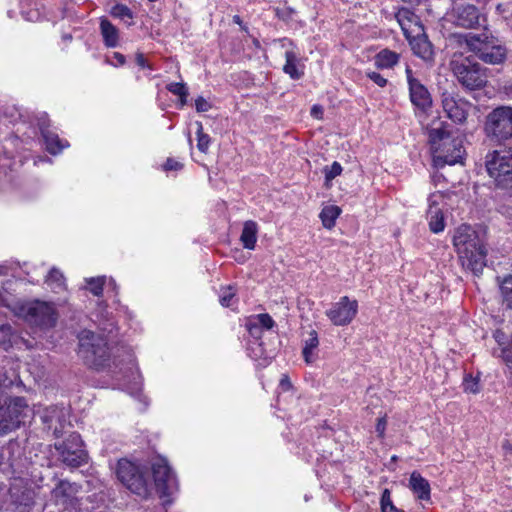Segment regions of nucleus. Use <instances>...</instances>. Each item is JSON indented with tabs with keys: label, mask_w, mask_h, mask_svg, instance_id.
I'll return each instance as SVG.
<instances>
[{
	"label": "nucleus",
	"mask_w": 512,
	"mask_h": 512,
	"mask_svg": "<svg viewBox=\"0 0 512 512\" xmlns=\"http://www.w3.org/2000/svg\"><path fill=\"white\" fill-rule=\"evenodd\" d=\"M130 374L133 377V379H136V372L132 370V368H129Z\"/></svg>",
	"instance_id": "052dcab7"
},
{
	"label": "nucleus",
	"mask_w": 512,
	"mask_h": 512,
	"mask_svg": "<svg viewBox=\"0 0 512 512\" xmlns=\"http://www.w3.org/2000/svg\"><path fill=\"white\" fill-rule=\"evenodd\" d=\"M105 281H106V278L104 276L92 277V278L86 279V283L88 285L89 291L95 296L102 295Z\"/></svg>",
	"instance_id": "473e14b6"
},
{
	"label": "nucleus",
	"mask_w": 512,
	"mask_h": 512,
	"mask_svg": "<svg viewBox=\"0 0 512 512\" xmlns=\"http://www.w3.org/2000/svg\"><path fill=\"white\" fill-rule=\"evenodd\" d=\"M0 305H6L5 298L1 292H0Z\"/></svg>",
	"instance_id": "13d9d810"
},
{
	"label": "nucleus",
	"mask_w": 512,
	"mask_h": 512,
	"mask_svg": "<svg viewBox=\"0 0 512 512\" xmlns=\"http://www.w3.org/2000/svg\"><path fill=\"white\" fill-rule=\"evenodd\" d=\"M358 312V302L343 296L326 311V316L336 326H345L352 322Z\"/></svg>",
	"instance_id": "ddd939ff"
},
{
	"label": "nucleus",
	"mask_w": 512,
	"mask_h": 512,
	"mask_svg": "<svg viewBox=\"0 0 512 512\" xmlns=\"http://www.w3.org/2000/svg\"><path fill=\"white\" fill-rule=\"evenodd\" d=\"M502 304L507 309H512V275L506 276L500 284Z\"/></svg>",
	"instance_id": "c756f323"
},
{
	"label": "nucleus",
	"mask_w": 512,
	"mask_h": 512,
	"mask_svg": "<svg viewBox=\"0 0 512 512\" xmlns=\"http://www.w3.org/2000/svg\"><path fill=\"white\" fill-rule=\"evenodd\" d=\"M450 22L466 29L474 28L479 24V11L473 4L453 1Z\"/></svg>",
	"instance_id": "2eb2a0df"
},
{
	"label": "nucleus",
	"mask_w": 512,
	"mask_h": 512,
	"mask_svg": "<svg viewBox=\"0 0 512 512\" xmlns=\"http://www.w3.org/2000/svg\"><path fill=\"white\" fill-rule=\"evenodd\" d=\"M448 131L446 123L443 121H435L429 129V144L432 155V166L435 170L432 174V181L435 185L445 181L443 174L438 171L443 169L448 163L447 150Z\"/></svg>",
	"instance_id": "39448f33"
},
{
	"label": "nucleus",
	"mask_w": 512,
	"mask_h": 512,
	"mask_svg": "<svg viewBox=\"0 0 512 512\" xmlns=\"http://www.w3.org/2000/svg\"><path fill=\"white\" fill-rule=\"evenodd\" d=\"M512 512V511H511Z\"/></svg>",
	"instance_id": "0e129e2a"
},
{
	"label": "nucleus",
	"mask_w": 512,
	"mask_h": 512,
	"mask_svg": "<svg viewBox=\"0 0 512 512\" xmlns=\"http://www.w3.org/2000/svg\"><path fill=\"white\" fill-rule=\"evenodd\" d=\"M116 474L121 483L134 494L142 498L150 495V486L145 474L132 462L126 459L120 460Z\"/></svg>",
	"instance_id": "1a4fd4ad"
},
{
	"label": "nucleus",
	"mask_w": 512,
	"mask_h": 512,
	"mask_svg": "<svg viewBox=\"0 0 512 512\" xmlns=\"http://www.w3.org/2000/svg\"><path fill=\"white\" fill-rule=\"evenodd\" d=\"M453 150L450 149V166L454 164H464V159L466 156V151L463 146L462 138H454L452 140Z\"/></svg>",
	"instance_id": "c85d7f7f"
},
{
	"label": "nucleus",
	"mask_w": 512,
	"mask_h": 512,
	"mask_svg": "<svg viewBox=\"0 0 512 512\" xmlns=\"http://www.w3.org/2000/svg\"><path fill=\"white\" fill-rule=\"evenodd\" d=\"M12 328L9 325L0 326V347L7 350L11 346Z\"/></svg>",
	"instance_id": "a19ab883"
},
{
	"label": "nucleus",
	"mask_w": 512,
	"mask_h": 512,
	"mask_svg": "<svg viewBox=\"0 0 512 512\" xmlns=\"http://www.w3.org/2000/svg\"><path fill=\"white\" fill-rule=\"evenodd\" d=\"M14 312L31 326L49 329L56 325L58 313L52 302L42 300L19 303Z\"/></svg>",
	"instance_id": "20e7f679"
},
{
	"label": "nucleus",
	"mask_w": 512,
	"mask_h": 512,
	"mask_svg": "<svg viewBox=\"0 0 512 512\" xmlns=\"http://www.w3.org/2000/svg\"><path fill=\"white\" fill-rule=\"evenodd\" d=\"M211 104L204 97L199 96L195 99V108L197 112H207L211 109Z\"/></svg>",
	"instance_id": "a18cd8bd"
},
{
	"label": "nucleus",
	"mask_w": 512,
	"mask_h": 512,
	"mask_svg": "<svg viewBox=\"0 0 512 512\" xmlns=\"http://www.w3.org/2000/svg\"><path fill=\"white\" fill-rule=\"evenodd\" d=\"M100 33L103 42L108 48H116L120 43V33L116 26H114L108 19L101 18L100 20Z\"/></svg>",
	"instance_id": "aec40b11"
},
{
	"label": "nucleus",
	"mask_w": 512,
	"mask_h": 512,
	"mask_svg": "<svg viewBox=\"0 0 512 512\" xmlns=\"http://www.w3.org/2000/svg\"><path fill=\"white\" fill-rule=\"evenodd\" d=\"M395 18L406 39L420 35L424 31L418 16L407 8H399L395 13Z\"/></svg>",
	"instance_id": "dca6fc26"
},
{
	"label": "nucleus",
	"mask_w": 512,
	"mask_h": 512,
	"mask_svg": "<svg viewBox=\"0 0 512 512\" xmlns=\"http://www.w3.org/2000/svg\"><path fill=\"white\" fill-rule=\"evenodd\" d=\"M398 61L399 54L388 49L381 50L375 56V65L381 69L392 68Z\"/></svg>",
	"instance_id": "a878e982"
},
{
	"label": "nucleus",
	"mask_w": 512,
	"mask_h": 512,
	"mask_svg": "<svg viewBox=\"0 0 512 512\" xmlns=\"http://www.w3.org/2000/svg\"><path fill=\"white\" fill-rule=\"evenodd\" d=\"M341 214V208L336 205H326L322 208L319 217L326 229H332L335 226L336 219Z\"/></svg>",
	"instance_id": "393cba45"
},
{
	"label": "nucleus",
	"mask_w": 512,
	"mask_h": 512,
	"mask_svg": "<svg viewBox=\"0 0 512 512\" xmlns=\"http://www.w3.org/2000/svg\"><path fill=\"white\" fill-rule=\"evenodd\" d=\"M381 511L382 512H403V510L398 509L391 500V492L389 489H384L381 495L380 500Z\"/></svg>",
	"instance_id": "72a5a7b5"
},
{
	"label": "nucleus",
	"mask_w": 512,
	"mask_h": 512,
	"mask_svg": "<svg viewBox=\"0 0 512 512\" xmlns=\"http://www.w3.org/2000/svg\"><path fill=\"white\" fill-rule=\"evenodd\" d=\"M112 57L116 60V63L109 58L107 59V62L114 66H121L125 63V56L121 53L114 52Z\"/></svg>",
	"instance_id": "de8ad7c7"
},
{
	"label": "nucleus",
	"mask_w": 512,
	"mask_h": 512,
	"mask_svg": "<svg viewBox=\"0 0 512 512\" xmlns=\"http://www.w3.org/2000/svg\"><path fill=\"white\" fill-rule=\"evenodd\" d=\"M501 337H503V333L497 331L495 334V338L498 343H501Z\"/></svg>",
	"instance_id": "4d7b16f0"
},
{
	"label": "nucleus",
	"mask_w": 512,
	"mask_h": 512,
	"mask_svg": "<svg viewBox=\"0 0 512 512\" xmlns=\"http://www.w3.org/2000/svg\"><path fill=\"white\" fill-rule=\"evenodd\" d=\"M135 61H136L137 65L143 69L144 68L152 69V67L148 64L147 60L145 59V57L142 53L136 54Z\"/></svg>",
	"instance_id": "09e8293b"
},
{
	"label": "nucleus",
	"mask_w": 512,
	"mask_h": 512,
	"mask_svg": "<svg viewBox=\"0 0 512 512\" xmlns=\"http://www.w3.org/2000/svg\"><path fill=\"white\" fill-rule=\"evenodd\" d=\"M258 225L256 222L249 220L243 225L240 241L243 247L248 250H253L257 242Z\"/></svg>",
	"instance_id": "5701e85b"
},
{
	"label": "nucleus",
	"mask_w": 512,
	"mask_h": 512,
	"mask_svg": "<svg viewBox=\"0 0 512 512\" xmlns=\"http://www.w3.org/2000/svg\"><path fill=\"white\" fill-rule=\"evenodd\" d=\"M16 380V375L13 371H3V368H0V398L3 394V389L11 387Z\"/></svg>",
	"instance_id": "f704fd0d"
},
{
	"label": "nucleus",
	"mask_w": 512,
	"mask_h": 512,
	"mask_svg": "<svg viewBox=\"0 0 512 512\" xmlns=\"http://www.w3.org/2000/svg\"><path fill=\"white\" fill-rule=\"evenodd\" d=\"M110 14L113 17L119 18L121 20L132 19L133 13L130 8L123 4H116L112 7Z\"/></svg>",
	"instance_id": "4c0bfd02"
},
{
	"label": "nucleus",
	"mask_w": 512,
	"mask_h": 512,
	"mask_svg": "<svg viewBox=\"0 0 512 512\" xmlns=\"http://www.w3.org/2000/svg\"><path fill=\"white\" fill-rule=\"evenodd\" d=\"M367 76L369 79H371L375 84H377L379 87H384L387 84V79L384 78L381 74L378 72L372 71L368 72Z\"/></svg>",
	"instance_id": "49530a36"
},
{
	"label": "nucleus",
	"mask_w": 512,
	"mask_h": 512,
	"mask_svg": "<svg viewBox=\"0 0 512 512\" xmlns=\"http://www.w3.org/2000/svg\"><path fill=\"white\" fill-rule=\"evenodd\" d=\"M39 161H50L48 158H40Z\"/></svg>",
	"instance_id": "680f3d73"
},
{
	"label": "nucleus",
	"mask_w": 512,
	"mask_h": 512,
	"mask_svg": "<svg viewBox=\"0 0 512 512\" xmlns=\"http://www.w3.org/2000/svg\"><path fill=\"white\" fill-rule=\"evenodd\" d=\"M311 114L312 116H314L315 118L317 119H320L322 117V114H323V109L321 106L319 105H314L311 109Z\"/></svg>",
	"instance_id": "3c124183"
},
{
	"label": "nucleus",
	"mask_w": 512,
	"mask_h": 512,
	"mask_svg": "<svg viewBox=\"0 0 512 512\" xmlns=\"http://www.w3.org/2000/svg\"><path fill=\"white\" fill-rule=\"evenodd\" d=\"M401 1L404 3L410 4V5H413V6H417L422 2V0H401Z\"/></svg>",
	"instance_id": "6e6d98bb"
},
{
	"label": "nucleus",
	"mask_w": 512,
	"mask_h": 512,
	"mask_svg": "<svg viewBox=\"0 0 512 512\" xmlns=\"http://www.w3.org/2000/svg\"><path fill=\"white\" fill-rule=\"evenodd\" d=\"M233 22L238 24L241 27L242 30L247 31L248 28H247V26H245L243 24L240 16H238V15L233 16Z\"/></svg>",
	"instance_id": "603ef678"
},
{
	"label": "nucleus",
	"mask_w": 512,
	"mask_h": 512,
	"mask_svg": "<svg viewBox=\"0 0 512 512\" xmlns=\"http://www.w3.org/2000/svg\"><path fill=\"white\" fill-rule=\"evenodd\" d=\"M40 417L44 429L48 433H51L55 438L63 436L68 419V411L64 406L47 407L42 411Z\"/></svg>",
	"instance_id": "f8f14e48"
},
{
	"label": "nucleus",
	"mask_w": 512,
	"mask_h": 512,
	"mask_svg": "<svg viewBox=\"0 0 512 512\" xmlns=\"http://www.w3.org/2000/svg\"><path fill=\"white\" fill-rule=\"evenodd\" d=\"M406 77L409 86V95L412 104L419 110L425 112L432 105V99L427 88L413 75L412 69L406 67Z\"/></svg>",
	"instance_id": "4468645a"
},
{
	"label": "nucleus",
	"mask_w": 512,
	"mask_h": 512,
	"mask_svg": "<svg viewBox=\"0 0 512 512\" xmlns=\"http://www.w3.org/2000/svg\"><path fill=\"white\" fill-rule=\"evenodd\" d=\"M386 428V420L384 418H379L376 424V431L382 437L384 435V431Z\"/></svg>",
	"instance_id": "8fccbe9b"
},
{
	"label": "nucleus",
	"mask_w": 512,
	"mask_h": 512,
	"mask_svg": "<svg viewBox=\"0 0 512 512\" xmlns=\"http://www.w3.org/2000/svg\"><path fill=\"white\" fill-rule=\"evenodd\" d=\"M81 486L67 480H60L52 490V497L56 504L62 505L64 508L72 506L77 494L80 492Z\"/></svg>",
	"instance_id": "f3484780"
},
{
	"label": "nucleus",
	"mask_w": 512,
	"mask_h": 512,
	"mask_svg": "<svg viewBox=\"0 0 512 512\" xmlns=\"http://www.w3.org/2000/svg\"><path fill=\"white\" fill-rule=\"evenodd\" d=\"M188 95H189V92H186L185 96H179V103H178L179 108H183L187 104Z\"/></svg>",
	"instance_id": "864d4df0"
},
{
	"label": "nucleus",
	"mask_w": 512,
	"mask_h": 512,
	"mask_svg": "<svg viewBox=\"0 0 512 512\" xmlns=\"http://www.w3.org/2000/svg\"><path fill=\"white\" fill-rule=\"evenodd\" d=\"M280 384H281L282 387H287V388H289L290 385H291L289 379L287 378V376H284L281 379Z\"/></svg>",
	"instance_id": "5fc2aeb1"
},
{
	"label": "nucleus",
	"mask_w": 512,
	"mask_h": 512,
	"mask_svg": "<svg viewBox=\"0 0 512 512\" xmlns=\"http://www.w3.org/2000/svg\"><path fill=\"white\" fill-rule=\"evenodd\" d=\"M183 168V164L175 160L173 158H168L165 163L163 164V169L165 171H179Z\"/></svg>",
	"instance_id": "c03bdc74"
},
{
	"label": "nucleus",
	"mask_w": 512,
	"mask_h": 512,
	"mask_svg": "<svg viewBox=\"0 0 512 512\" xmlns=\"http://www.w3.org/2000/svg\"><path fill=\"white\" fill-rule=\"evenodd\" d=\"M450 70L459 83L470 90L482 88L487 82L486 69L469 57L461 62L457 60L450 61Z\"/></svg>",
	"instance_id": "6e6552de"
},
{
	"label": "nucleus",
	"mask_w": 512,
	"mask_h": 512,
	"mask_svg": "<svg viewBox=\"0 0 512 512\" xmlns=\"http://www.w3.org/2000/svg\"><path fill=\"white\" fill-rule=\"evenodd\" d=\"M197 125V148L199 151L205 153L208 151L211 138L208 134L203 132V125L201 122H196Z\"/></svg>",
	"instance_id": "2f4dec72"
},
{
	"label": "nucleus",
	"mask_w": 512,
	"mask_h": 512,
	"mask_svg": "<svg viewBox=\"0 0 512 512\" xmlns=\"http://www.w3.org/2000/svg\"><path fill=\"white\" fill-rule=\"evenodd\" d=\"M485 166L499 189H512V154L492 151L486 155Z\"/></svg>",
	"instance_id": "0eeeda50"
},
{
	"label": "nucleus",
	"mask_w": 512,
	"mask_h": 512,
	"mask_svg": "<svg viewBox=\"0 0 512 512\" xmlns=\"http://www.w3.org/2000/svg\"><path fill=\"white\" fill-rule=\"evenodd\" d=\"M319 339L315 330L309 332L308 338L304 340L302 354L306 363L310 364L314 361L313 351L318 347Z\"/></svg>",
	"instance_id": "bb28decb"
},
{
	"label": "nucleus",
	"mask_w": 512,
	"mask_h": 512,
	"mask_svg": "<svg viewBox=\"0 0 512 512\" xmlns=\"http://www.w3.org/2000/svg\"><path fill=\"white\" fill-rule=\"evenodd\" d=\"M45 282L50 287V289L55 293H59L65 290V278L63 274L56 268H52L49 271V274L46 276Z\"/></svg>",
	"instance_id": "cd10ccee"
},
{
	"label": "nucleus",
	"mask_w": 512,
	"mask_h": 512,
	"mask_svg": "<svg viewBox=\"0 0 512 512\" xmlns=\"http://www.w3.org/2000/svg\"><path fill=\"white\" fill-rule=\"evenodd\" d=\"M42 136L47 151L53 155L59 154L63 149L69 146L67 140L60 139L58 134L48 129H42Z\"/></svg>",
	"instance_id": "4be33fe9"
},
{
	"label": "nucleus",
	"mask_w": 512,
	"mask_h": 512,
	"mask_svg": "<svg viewBox=\"0 0 512 512\" xmlns=\"http://www.w3.org/2000/svg\"><path fill=\"white\" fill-rule=\"evenodd\" d=\"M413 53L423 59L424 61H430L433 58V47L431 42L428 40L424 31L420 35L412 36L407 38Z\"/></svg>",
	"instance_id": "a211bd4d"
},
{
	"label": "nucleus",
	"mask_w": 512,
	"mask_h": 512,
	"mask_svg": "<svg viewBox=\"0 0 512 512\" xmlns=\"http://www.w3.org/2000/svg\"><path fill=\"white\" fill-rule=\"evenodd\" d=\"M2 273H3V272H2V268L0 267V274H2Z\"/></svg>",
	"instance_id": "e2e57ef3"
},
{
	"label": "nucleus",
	"mask_w": 512,
	"mask_h": 512,
	"mask_svg": "<svg viewBox=\"0 0 512 512\" xmlns=\"http://www.w3.org/2000/svg\"><path fill=\"white\" fill-rule=\"evenodd\" d=\"M156 491L161 498L173 495L178 490L176 476L165 459H157L152 464Z\"/></svg>",
	"instance_id": "9d476101"
},
{
	"label": "nucleus",
	"mask_w": 512,
	"mask_h": 512,
	"mask_svg": "<svg viewBox=\"0 0 512 512\" xmlns=\"http://www.w3.org/2000/svg\"><path fill=\"white\" fill-rule=\"evenodd\" d=\"M246 328L253 338L256 340L261 338L263 329L254 322L252 317L247 321Z\"/></svg>",
	"instance_id": "37998d69"
},
{
	"label": "nucleus",
	"mask_w": 512,
	"mask_h": 512,
	"mask_svg": "<svg viewBox=\"0 0 512 512\" xmlns=\"http://www.w3.org/2000/svg\"><path fill=\"white\" fill-rule=\"evenodd\" d=\"M286 62L283 66L285 74L289 75L291 79L298 80L304 75V65L298 54L294 50H286L285 52Z\"/></svg>",
	"instance_id": "6ab92c4d"
},
{
	"label": "nucleus",
	"mask_w": 512,
	"mask_h": 512,
	"mask_svg": "<svg viewBox=\"0 0 512 512\" xmlns=\"http://www.w3.org/2000/svg\"><path fill=\"white\" fill-rule=\"evenodd\" d=\"M235 291L231 286L225 287L221 290L219 300L222 306L231 307L234 304Z\"/></svg>",
	"instance_id": "ea45409f"
},
{
	"label": "nucleus",
	"mask_w": 512,
	"mask_h": 512,
	"mask_svg": "<svg viewBox=\"0 0 512 512\" xmlns=\"http://www.w3.org/2000/svg\"><path fill=\"white\" fill-rule=\"evenodd\" d=\"M61 460L68 466L79 467L86 460V453L82 448L79 434L73 433L63 443L55 444Z\"/></svg>",
	"instance_id": "9b49d317"
},
{
	"label": "nucleus",
	"mask_w": 512,
	"mask_h": 512,
	"mask_svg": "<svg viewBox=\"0 0 512 512\" xmlns=\"http://www.w3.org/2000/svg\"><path fill=\"white\" fill-rule=\"evenodd\" d=\"M429 228L433 233H439L445 228V218L443 212L431 203L428 210Z\"/></svg>",
	"instance_id": "b1692460"
},
{
	"label": "nucleus",
	"mask_w": 512,
	"mask_h": 512,
	"mask_svg": "<svg viewBox=\"0 0 512 512\" xmlns=\"http://www.w3.org/2000/svg\"><path fill=\"white\" fill-rule=\"evenodd\" d=\"M78 355L90 367L99 369L110 358V348L106 338L90 330H83L78 335Z\"/></svg>",
	"instance_id": "7ed1b4c3"
},
{
	"label": "nucleus",
	"mask_w": 512,
	"mask_h": 512,
	"mask_svg": "<svg viewBox=\"0 0 512 512\" xmlns=\"http://www.w3.org/2000/svg\"><path fill=\"white\" fill-rule=\"evenodd\" d=\"M453 245L463 268L471 270L474 275L482 274L486 266L487 251L477 232L463 224L457 228L453 236Z\"/></svg>",
	"instance_id": "f257e3e1"
},
{
	"label": "nucleus",
	"mask_w": 512,
	"mask_h": 512,
	"mask_svg": "<svg viewBox=\"0 0 512 512\" xmlns=\"http://www.w3.org/2000/svg\"><path fill=\"white\" fill-rule=\"evenodd\" d=\"M484 131L492 141L503 143L512 139V107L498 106L485 117Z\"/></svg>",
	"instance_id": "423d86ee"
},
{
	"label": "nucleus",
	"mask_w": 512,
	"mask_h": 512,
	"mask_svg": "<svg viewBox=\"0 0 512 512\" xmlns=\"http://www.w3.org/2000/svg\"><path fill=\"white\" fill-rule=\"evenodd\" d=\"M342 172V166L339 162L334 161L331 165L325 166L323 173L325 175V182L328 184L335 177L339 176Z\"/></svg>",
	"instance_id": "e433bc0d"
},
{
	"label": "nucleus",
	"mask_w": 512,
	"mask_h": 512,
	"mask_svg": "<svg viewBox=\"0 0 512 512\" xmlns=\"http://www.w3.org/2000/svg\"><path fill=\"white\" fill-rule=\"evenodd\" d=\"M409 488L419 500L430 499V485L417 471H413L409 479Z\"/></svg>",
	"instance_id": "412c9836"
},
{
	"label": "nucleus",
	"mask_w": 512,
	"mask_h": 512,
	"mask_svg": "<svg viewBox=\"0 0 512 512\" xmlns=\"http://www.w3.org/2000/svg\"><path fill=\"white\" fill-rule=\"evenodd\" d=\"M254 322L263 330H270L274 327L275 321L267 313L258 314L252 317Z\"/></svg>",
	"instance_id": "58836bf2"
},
{
	"label": "nucleus",
	"mask_w": 512,
	"mask_h": 512,
	"mask_svg": "<svg viewBox=\"0 0 512 512\" xmlns=\"http://www.w3.org/2000/svg\"><path fill=\"white\" fill-rule=\"evenodd\" d=\"M109 285H111L113 287V289L116 288V283H115V281L113 279L109 280Z\"/></svg>",
	"instance_id": "bf43d9fd"
},
{
	"label": "nucleus",
	"mask_w": 512,
	"mask_h": 512,
	"mask_svg": "<svg viewBox=\"0 0 512 512\" xmlns=\"http://www.w3.org/2000/svg\"><path fill=\"white\" fill-rule=\"evenodd\" d=\"M167 90L176 96H185L188 88L185 83L173 82L167 85Z\"/></svg>",
	"instance_id": "79ce46f5"
},
{
	"label": "nucleus",
	"mask_w": 512,
	"mask_h": 512,
	"mask_svg": "<svg viewBox=\"0 0 512 512\" xmlns=\"http://www.w3.org/2000/svg\"><path fill=\"white\" fill-rule=\"evenodd\" d=\"M467 109L465 103H450V120L456 123H462L467 118Z\"/></svg>",
	"instance_id": "7c9ffc66"
},
{
	"label": "nucleus",
	"mask_w": 512,
	"mask_h": 512,
	"mask_svg": "<svg viewBox=\"0 0 512 512\" xmlns=\"http://www.w3.org/2000/svg\"><path fill=\"white\" fill-rule=\"evenodd\" d=\"M462 386L465 392L476 394L480 391V384L478 377L466 375L463 379Z\"/></svg>",
	"instance_id": "c9c22d12"
},
{
	"label": "nucleus",
	"mask_w": 512,
	"mask_h": 512,
	"mask_svg": "<svg viewBox=\"0 0 512 512\" xmlns=\"http://www.w3.org/2000/svg\"><path fill=\"white\" fill-rule=\"evenodd\" d=\"M455 45L474 52L482 61L489 64L502 63L506 58V49L498 43L494 37H489L485 33L474 35L450 34V48Z\"/></svg>",
	"instance_id": "f03ea898"
}]
</instances>
